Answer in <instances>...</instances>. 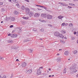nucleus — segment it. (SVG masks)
<instances>
[{
  "instance_id": "obj_42",
  "label": "nucleus",
  "mask_w": 78,
  "mask_h": 78,
  "mask_svg": "<svg viewBox=\"0 0 78 78\" xmlns=\"http://www.w3.org/2000/svg\"><path fill=\"white\" fill-rule=\"evenodd\" d=\"M10 77L11 78H12V77H13V75H12V74H11V75Z\"/></svg>"
},
{
  "instance_id": "obj_34",
  "label": "nucleus",
  "mask_w": 78,
  "mask_h": 78,
  "mask_svg": "<svg viewBox=\"0 0 78 78\" xmlns=\"http://www.w3.org/2000/svg\"><path fill=\"white\" fill-rule=\"evenodd\" d=\"M65 25V23H63L62 24V27H64V26Z\"/></svg>"
},
{
  "instance_id": "obj_8",
  "label": "nucleus",
  "mask_w": 78,
  "mask_h": 78,
  "mask_svg": "<svg viewBox=\"0 0 78 78\" xmlns=\"http://www.w3.org/2000/svg\"><path fill=\"white\" fill-rule=\"evenodd\" d=\"M41 73V71L40 69H38L37 70V75H40Z\"/></svg>"
},
{
  "instance_id": "obj_4",
  "label": "nucleus",
  "mask_w": 78,
  "mask_h": 78,
  "mask_svg": "<svg viewBox=\"0 0 78 78\" xmlns=\"http://www.w3.org/2000/svg\"><path fill=\"white\" fill-rule=\"evenodd\" d=\"M59 34H60V33H59V32H56L54 33V35L55 36H57V37H58V36H59Z\"/></svg>"
},
{
  "instance_id": "obj_56",
  "label": "nucleus",
  "mask_w": 78,
  "mask_h": 78,
  "mask_svg": "<svg viewBox=\"0 0 78 78\" xmlns=\"http://www.w3.org/2000/svg\"><path fill=\"white\" fill-rule=\"evenodd\" d=\"M74 34H76V32H74Z\"/></svg>"
},
{
  "instance_id": "obj_44",
  "label": "nucleus",
  "mask_w": 78,
  "mask_h": 78,
  "mask_svg": "<svg viewBox=\"0 0 78 78\" xmlns=\"http://www.w3.org/2000/svg\"><path fill=\"white\" fill-rule=\"evenodd\" d=\"M59 3L60 5H63V4L62 3V2H59Z\"/></svg>"
},
{
  "instance_id": "obj_47",
  "label": "nucleus",
  "mask_w": 78,
  "mask_h": 78,
  "mask_svg": "<svg viewBox=\"0 0 78 78\" xmlns=\"http://www.w3.org/2000/svg\"><path fill=\"white\" fill-rule=\"evenodd\" d=\"M33 31H36V28H34V29L33 30Z\"/></svg>"
},
{
  "instance_id": "obj_30",
  "label": "nucleus",
  "mask_w": 78,
  "mask_h": 78,
  "mask_svg": "<svg viewBox=\"0 0 78 78\" xmlns=\"http://www.w3.org/2000/svg\"><path fill=\"white\" fill-rule=\"evenodd\" d=\"M44 9H45V10H46V11H48V9H47V8L46 7H44Z\"/></svg>"
},
{
  "instance_id": "obj_43",
  "label": "nucleus",
  "mask_w": 78,
  "mask_h": 78,
  "mask_svg": "<svg viewBox=\"0 0 78 78\" xmlns=\"http://www.w3.org/2000/svg\"><path fill=\"white\" fill-rule=\"evenodd\" d=\"M13 27V25H12L10 26V28H12V27Z\"/></svg>"
},
{
  "instance_id": "obj_39",
  "label": "nucleus",
  "mask_w": 78,
  "mask_h": 78,
  "mask_svg": "<svg viewBox=\"0 0 78 78\" xmlns=\"http://www.w3.org/2000/svg\"><path fill=\"white\" fill-rule=\"evenodd\" d=\"M2 78H6V76H4Z\"/></svg>"
},
{
  "instance_id": "obj_21",
  "label": "nucleus",
  "mask_w": 78,
  "mask_h": 78,
  "mask_svg": "<svg viewBox=\"0 0 78 78\" xmlns=\"http://www.w3.org/2000/svg\"><path fill=\"white\" fill-rule=\"evenodd\" d=\"M21 9H22L23 10H24L25 9V6L23 5L21 7Z\"/></svg>"
},
{
  "instance_id": "obj_13",
  "label": "nucleus",
  "mask_w": 78,
  "mask_h": 78,
  "mask_svg": "<svg viewBox=\"0 0 78 78\" xmlns=\"http://www.w3.org/2000/svg\"><path fill=\"white\" fill-rule=\"evenodd\" d=\"M14 14H15V15H19V12H17V11H15Z\"/></svg>"
},
{
  "instance_id": "obj_51",
  "label": "nucleus",
  "mask_w": 78,
  "mask_h": 78,
  "mask_svg": "<svg viewBox=\"0 0 78 78\" xmlns=\"http://www.w3.org/2000/svg\"><path fill=\"white\" fill-rule=\"evenodd\" d=\"M38 10H39V11H40V10H42V9H37Z\"/></svg>"
},
{
  "instance_id": "obj_23",
  "label": "nucleus",
  "mask_w": 78,
  "mask_h": 78,
  "mask_svg": "<svg viewBox=\"0 0 78 78\" xmlns=\"http://www.w3.org/2000/svg\"><path fill=\"white\" fill-rule=\"evenodd\" d=\"M24 76V75H21L19 77H20V78H23Z\"/></svg>"
},
{
  "instance_id": "obj_25",
  "label": "nucleus",
  "mask_w": 78,
  "mask_h": 78,
  "mask_svg": "<svg viewBox=\"0 0 78 78\" xmlns=\"http://www.w3.org/2000/svg\"><path fill=\"white\" fill-rule=\"evenodd\" d=\"M0 59H1V61H3L4 59V58L3 57H0Z\"/></svg>"
},
{
  "instance_id": "obj_46",
  "label": "nucleus",
  "mask_w": 78,
  "mask_h": 78,
  "mask_svg": "<svg viewBox=\"0 0 78 78\" xmlns=\"http://www.w3.org/2000/svg\"><path fill=\"white\" fill-rule=\"evenodd\" d=\"M2 11H5V9H2Z\"/></svg>"
},
{
  "instance_id": "obj_11",
  "label": "nucleus",
  "mask_w": 78,
  "mask_h": 78,
  "mask_svg": "<svg viewBox=\"0 0 78 78\" xmlns=\"http://www.w3.org/2000/svg\"><path fill=\"white\" fill-rule=\"evenodd\" d=\"M40 16V14L39 13H35L34 16V17H39V16Z\"/></svg>"
},
{
  "instance_id": "obj_61",
  "label": "nucleus",
  "mask_w": 78,
  "mask_h": 78,
  "mask_svg": "<svg viewBox=\"0 0 78 78\" xmlns=\"http://www.w3.org/2000/svg\"><path fill=\"white\" fill-rule=\"evenodd\" d=\"M57 55L58 56V55H59V54H57Z\"/></svg>"
},
{
  "instance_id": "obj_35",
  "label": "nucleus",
  "mask_w": 78,
  "mask_h": 78,
  "mask_svg": "<svg viewBox=\"0 0 78 78\" xmlns=\"http://www.w3.org/2000/svg\"><path fill=\"white\" fill-rule=\"evenodd\" d=\"M16 6H17V7H18V8H19V4H16Z\"/></svg>"
},
{
  "instance_id": "obj_17",
  "label": "nucleus",
  "mask_w": 78,
  "mask_h": 78,
  "mask_svg": "<svg viewBox=\"0 0 78 78\" xmlns=\"http://www.w3.org/2000/svg\"><path fill=\"white\" fill-rule=\"evenodd\" d=\"M58 18L59 19H62V18H64V16H58Z\"/></svg>"
},
{
  "instance_id": "obj_63",
  "label": "nucleus",
  "mask_w": 78,
  "mask_h": 78,
  "mask_svg": "<svg viewBox=\"0 0 78 78\" xmlns=\"http://www.w3.org/2000/svg\"><path fill=\"white\" fill-rule=\"evenodd\" d=\"M2 76H1V75H0V78H2Z\"/></svg>"
},
{
  "instance_id": "obj_22",
  "label": "nucleus",
  "mask_w": 78,
  "mask_h": 78,
  "mask_svg": "<svg viewBox=\"0 0 78 78\" xmlns=\"http://www.w3.org/2000/svg\"><path fill=\"white\" fill-rule=\"evenodd\" d=\"M78 53V51L76 50H75L73 52L74 54H76Z\"/></svg>"
},
{
  "instance_id": "obj_37",
  "label": "nucleus",
  "mask_w": 78,
  "mask_h": 78,
  "mask_svg": "<svg viewBox=\"0 0 78 78\" xmlns=\"http://www.w3.org/2000/svg\"><path fill=\"white\" fill-rule=\"evenodd\" d=\"M72 8V7H70L69 6H68V8H69V9H70L71 8Z\"/></svg>"
},
{
  "instance_id": "obj_58",
  "label": "nucleus",
  "mask_w": 78,
  "mask_h": 78,
  "mask_svg": "<svg viewBox=\"0 0 78 78\" xmlns=\"http://www.w3.org/2000/svg\"><path fill=\"white\" fill-rule=\"evenodd\" d=\"M76 77H78V74L76 75Z\"/></svg>"
},
{
  "instance_id": "obj_55",
  "label": "nucleus",
  "mask_w": 78,
  "mask_h": 78,
  "mask_svg": "<svg viewBox=\"0 0 78 78\" xmlns=\"http://www.w3.org/2000/svg\"><path fill=\"white\" fill-rule=\"evenodd\" d=\"M64 39H67V37H65L63 38Z\"/></svg>"
},
{
  "instance_id": "obj_1",
  "label": "nucleus",
  "mask_w": 78,
  "mask_h": 78,
  "mask_svg": "<svg viewBox=\"0 0 78 78\" xmlns=\"http://www.w3.org/2000/svg\"><path fill=\"white\" fill-rule=\"evenodd\" d=\"M73 70V71L74 72V73H76V72H77V70H76V66H74L72 69Z\"/></svg>"
},
{
  "instance_id": "obj_41",
  "label": "nucleus",
  "mask_w": 78,
  "mask_h": 78,
  "mask_svg": "<svg viewBox=\"0 0 78 78\" xmlns=\"http://www.w3.org/2000/svg\"><path fill=\"white\" fill-rule=\"evenodd\" d=\"M48 26L50 27H52V25H50V24H48Z\"/></svg>"
},
{
  "instance_id": "obj_45",
  "label": "nucleus",
  "mask_w": 78,
  "mask_h": 78,
  "mask_svg": "<svg viewBox=\"0 0 78 78\" xmlns=\"http://www.w3.org/2000/svg\"><path fill=\"white\" fill-rule=\"evenodd\" d=\"M42 22H44L45 23L46 22L44 20H42Z\"/></svg>"
},
{
  "instance_id": "obj_48",
  "label": "nucleus",
  "mask_w": 78,
  "mask_h": 78,
  "mask_svg": "<svg viewBox=\"0 0 78 78\" xmlns=\"http://www.w3.org/2000/svg\"><path fill=\"white\" fill-rule=\"evenodd\" d=\"M39 69H43V66H41V67H40Z\"/></svg>"
},
{
  "instance_id": "obj_9",
  "label": "nucleus",
  "mask_w": 78,
  "mask_h": 78,
  "mask_svg": "<svg viewBox=\"0 0 78 78\" xmlns=\"http://www.w3.org/2000/svg\"><path fill=\"white\" fill-rule=\"evenodd\" d=\"M9 19H10L12 21H14L15 20V17H12L10 18V17H8Z\"/></svg>"
},
{
  "instance_id": "obj_57",
  "label": "nucleus",
  "mask_w": 78,
  "mask_h": 78,
  "mask_svg": "<svg viewBox=\"0 0 78 78\" xmlns=\"http://www.w3.org/2000/svg\"><path fill=\"white\" fill-rule=\"evenodd\" d=\"M11 0H9V2H11Z\"/></svg>"
},
{
  "instance_id": "obj_60",
  "label": "nucleus",
  "mask_w": 78,
  "mask_h": 78,
  "mask_svg": "<svg viewBox=\"0 0 78 78\" xmlns=\"http://www.w3.org/2000/svg\"><path fill=\"white\" fill-rule=\"evenodd\" d=\"M48 70H51V69L49 68V69H48Z\"/></svg>"
},
{
  "instance_id": "obj_18",
  "label": "nucleus",
  "mask_w": 78,
  "mask_h": 78,
  "mask_svg": "<svg viewBox=\"0 0 78 78\" xmlns=\"http://www.w3.org/2000/svg\"><path fill=\"white\" fill-rule=\"evenodd\" d=\"M8 42L9 44H11L12 43V42H13V41H12V40H8Z\"/></svg>"
},
{
  "instance_id": "obj_49",
  "label": "nucleus",
  "mask_w": 78,
  "mask_h": 78,
  "mask_svg": "<svg viewBox=\"0 0 78 78\" xmlns=\"http://www.w3.org/2000/svg\"><path fill=\"white\" fill-rule=\"evenodd\" d=\"M36 6H39V7H41V5H36Z\"/></svg>"
},
{
  "instance_id": "obj_54",
  "label": "nucleus",
  "mask_w": 78,
  "mask_h": 78,
  "mask_svg": "<svg viewBox=\"0 0 78 78\" xmlns=\"http://www.w3.org/2000/svg\"><path fill=\"white\" fill-rule=\"evenodd\" d=\"M9 36H11V34H9L8 35Z\"/></svg>"
},
{
  "instance_id": "obj_6",
  "label": "nucleus",
  "mask_w": 78,
  "mask_h": 78,
  "mask_svg": "<svg viewBox=\"0 0 78 78\" xmlns=\"http://www.w3.org/2000/svg\"><path fill=\"white\" fill-rule=\"evenodd\" d=\"M52 16L51 15H50L49 14H48L47 16V18L48 19H52Z\"/></svg>"
},
{
  "instance_id": "obj_32",
  "label": "nucleus",
  "mask_w": 78,
  "mask_h": 78,
  "mask_svg": "<svg viewBox=\"0 0 78 78\" xmlns=\"http://www.w3.org/2000/svg\"><path fill=\"white\" fill-rule=\"evenodd\" d=\"M62 6H67V5L66 4L63 3Z\"/></svg>"
},
{
  "instance_id": "obj_31",
  "label": "nucleus",
  "mask_w": 78,
  "mask_h": 78,
  "mask_svg": "<svg viewBox=\"0 0 78 78\" xmlns=\"http://www.w3.org/2000/svg\"><path fill=\"white\" fill-rule=\"evenodd\" d=\"M61 42L62 44H65V41H61Z\"/></svg>"
},
{
  "instance_id": "obj_2",
  "label": "nucleus",
  "mask_w": 78,
  "mask_h": 78,
  "mask_svg": "<svg viewBox=\"0 0 78 78\" xmlns=\"http://www.w3.org/2000/svg\"><path fill=\"white\" fill-rule=\"evenodd\" d=\"M32 69H29V70H26V72H27V74H30L32 72Z\"/></svg>"
},
{
  "instance_id": "obj_53",
  "label": "nucleus",
  "mask_w": 78,
  "mask_h": 78,
  "mask_svg": "<svg viewBox=\"0 0 78 78\" xmlns=\"http://www.w3.org/2000/svg\"><path fill=\"white\" fill-rule=\"evenodd\" d=\"M24 42L25 41H26V42H27V41H28V40H24Z\"/></svg>"
},
{
  "instance_id": "obj_27",
  "label": "nucleus",
  "mask_w": 78,
  "mask_h": 78,
  "mask_svg": "<svg viewBox=\"0 0 78 78\" xmlns=\"http://www.w3.org/2000/svg\"><path fill=\"white\" fill-rule=\"evenodd\" d=\"M66 69L65 68L63 70V73H66Z\"/></svg>"
},
{
  "instance_id": "obj_3",
  "label": "nucleus",
  "mask_w": 78,
  "mask_h": 78,
  "mask_svg": "<svg viewBox=\"0 0 78 78\" xmlns=\"http://www.w3.org/2000/svg\"><path fill=\"white\" fill-rule=\"evenodd\" d=\"M25 10L26 13L27 14H29V12H30V9H29L28 8L26 7L25 9Z\"/></svg>"
},
{
  "instance_id": "obj_5",
  "label": "nucleus",
  "mask_w": 78,
  "mask_h": 78,
  "mask_svg": "<svg viewBox=\"0 0 78 78\" xmlns=\"http://www.w3.org/2000/svg\"><path fill=\"white\" fill-rule=\"evenodd\" d=\"M21 65L22 67H25L27 66V63L25 62H23L21 63Z\"/></svg>"
},
{
  "instance_id": "obj_62",
  "label": "nucleus",
  "mask_w": 78,
  "mask_h": 78,
  "mask_svg": "<svg viewBox=\"0 0 78 78\" xmlns=\"http://www.w3.org/2000/svg\"><path fill=\"white\" fill-rule=\"evenodd\" d=\"M77 43L78 44V40H77Z\"/></svg>"
},
{
  "instance_id": "obj_59",
  "label": "nucleus",
  "mask_w": 78,
  "mask_h": 78,
  "mask_svg": "<svg viewBox=\"0 0 78 78\" xmlns=\"http://www.w3.org/2000/svg\"><path fill=\"white\" fill-rule=\"evenodd\" d=\"M6 20H8V18H7V17L6 18Z\"/></svg>"
},
{
  "instance_id": "obj_38",
  "label": "nucleus",
  "mask_w": 78,
  "mask_h": 78,
  "mask_svg": "<svg viewBox=\"0 0 78 78\" xmlns=\"http://www.w3.org/2000/svg\"><path fill=\"white\" fill-rule=\"evenodd\" d=\"M39 21H40V22H42L43 20H42V19H39Z\"/></svg>"
},
{
  "instance_id": "obj_26",
  "label": "nucleus",
  "mask_w": 78,
  "mask_h": 78,
  "mask_svg": "<svg viewBox=\"0 0 78 78\" xmlns=\"http://www.w3.org/2000/svg\"><path fill=\"white\" fill-rule=\"evenodd\" d=\"M17 0H12V2H14V3H17Z\"/></svg>"
},
{
  "instance_id": "obj_33",
  "label": "nucleus",
  "mask_w": 78,
  "mask_h": 78,
  "mask_svg": "<svg viewBox=\"0 0 78 78\" xmlns=\"http://www.w3.org/2000/svg\"><path fill=\"white\" fill-rule=\"evenodd\" d=\"M44 31V29L42 28L41 29V32H43V31Z\"/></svg>"
},
{
  "instance_id": "obj_20",
  "label": "nucleus",
  "mask_w": 78,
  "mask_h": 78,
  "mask_svg": "<svg viewBox=\"0 0 78 78\" xmlns=\"http://www.w3.org/2000/svg\"><path fill=\"white\" fill-rule=\"evenodd\" d=\"M57 60L58 62H61V58H57Z\"/></svg>"
},
{
  "instance_id": "obj_52",
  "label": "nucleus",
  "mask_w": 78,
  "mask_h": 78,
  "mask_svg": "<svg viewBox=\"0 0 78 78\" xmlns=\"http://www.w3.org/2000/svg\"><path fill=\"white\" fill-rule=\"evenodd\" d=\"M19 59H16V61H17V62H18V61H19Z\"/></svg>"
},
{
  "instance_id": "obj_40",
  "label": "nucleus",
  "mask_w": 78,
  "mask_h": 78,
  "mask_svg": "<svg viewBox=\"0 0 78 78\" xmlns=\"http://www.w3.org/2000/svg\"><path fill=\"white\" fill-rule=\"evenodd\" d=\"M3 5V3L2 2H0V5Z\"/></svg>"
},
{
  "instance_id": "obj_36",
  "label": "nucleus",
  "mask_w": 78,
  "mask_h": 78,
  "mask_svg": "<svg viewBox=\"0 0 78 78\" xmlns=\"http://www.w3.org/2000/svg\"><path fill=\"white\" fill-rule=\"evenodd\" d=\"M75 39V37H72V40H74Z\"/></svg>"
},
{
  "instance_id": "obj_50",
  "label": "nucleus",
  "mask_w": 78,
  "mask_h": 78,
  "mask_svg": "<svg viewBox=\"0 0 78 78\" xmlns=\"http://www.w3.org/2000/svg\"><path fill=\"white\" fill-rule=\"evenodd\" d=\"M40 7H41V8H44V6H41V5Z\"/></svg>"
},
{
  "instance_id": "obj_19",
  "label": "nucleus",
  "mask_w": 78,
  "mask_h": 78,
  "mask_svg": "<svg viewBox=\"0 0 78 78\" xmlns=\"http://www.w3.org/2000/svg\"><path fill=\"white\" fill-rule=\"evenodd\" d=\"M23 19H25V20H28L29 18L28 17H23Z\"/></svg>"
},
{
  "instance_id": "obj_10",
  "label": "nucleus",
  "mask_w": 78,
  "mask_h": 78,
  "mask_svg": "<svg viewBox=\"0 0 78 78\" xmlns=\"http://www.w3.org/2000/svg\"><path fill=\"white\" fill-rule=\"evenodd\" d=\"M11 37H17V34H12L11 35Z\"/></svg>"
},
{
  "instance_id": "obj_7",
  "label": "nucleus",
  "mask_w": 78,
  "mask_h": 78,
  "mask_svg": "<svg viewBox=\"0 0 78 78\" xmlns=\"http://www.w3.org/2000/svg\"><path fill=\"white\" fill-rule=\"evenodd\" d=\"M41 16L43 18H45L47 17V15H46V13L42 14L41 15Z\"/></svg>"
},
{
  "instance_id": "obj_24",
  "label": "nucleus",
  "mask_w": 78,
  "mask_h": 78,
  "mask_svg": "<svg viewBox=\"0 0 78 78\" xmlns=\"http://www.w3.org/2000/svg\"><path fill=\"white\" fill-rule=\"evenodd\" d=\"M69 27H72L73 26V24H72V23H70L69 24Z\"/></svg>"
},
{
  "instance_id": "obj_28",
  "label": "nucleus",
  "mask_w": 78,
  "mask_h": 78,
  "mask_svg": "<svg viewBox=\"0 0 78 78\" xmlns=\"http://www.w3.org/2000/svg\"><path fill=\"white\" fill-rule=\"evenodd\" d=\"M69 5H71V6H74V5H75V4L71 3H69Z\"/></svg>"
},
{
  "instance_id": "obj_64",
  "label": "nucleus",
  "mask_w": 78,
  "mask_h": 78,
  "mask_svg": "<svg viewBox=\"0 0 78 78\" xmlns=\"http://www.w3.org/2000/svg\"><path fill=\"white\" fill-rule=\"evenodd\" d=\"M51 75H49V77H51Z\"/></svg>"
},
{
  "instance_id": "obj_12",
  "label": "nucleus",
  "mask_w": 78,
  "mask_h": 78,
  "mask_svg": "<svg viewBox=\"0 0 78 78\" xmlns=\"http://www.w3.org/2000/svg\"><path fill=\"white\" fill-rule=\"evenodd\" d=\"M29 15L30 16V17H31L33 15H34V13H33V12H30L29 13Z\"/></svg>"
},
{
  "instance_id": "obj_14",
  "label": "nucleus",
  "mask_w": 78,
  "mask_h": 78,
  "mask_svg": "<svg viewBox=\"0 0 78 78\" xmlns=\"http://www.w3.org/2000/svg\"><path fill=\"white\" fill-rule=\"evenodd\" d=\"M69 54V51H66L64 52L65 55H68Z\"/></svg>"
},
{
  "instance_id": "obj_16",
  "label": "nucleus",
  "mask_w": 78,
  "mask_h": 78,
  "mask_svg": "<svg viewBox=\"0 0 78 78\" xmlns=\"http://www.w3.org/2000/svg\"><path fill=\"white\" fill-rule=\"evenodd\" d=\"M59 36L60 37H61V38H62V39H63L64 37L62 34H59Z\"/></svg>"
},
{
  "instance_id": "obj_29",
  "label": "nucleus",
  "mask_w": 78,
  "mask_h": 78,
  "mask_svg": "<svg viewBox=\"0 0 78 78\" xmlns=\"http://www.w3.org/2000/svg\"><path fill=\"white\" fill-rule=\"evenodd\" d=\"M61 32H62V33H66V31H64V30H62V31H61Z\"/></svg>"
},
{
  "instance_id": "obj_15",
  "label": "nucleus",
  "mask_w": 78,
  "mask_h": 78,
  "mask_svg": "<svg viewBox=\"0 0 78 78\" xmlns=\"http://www.w3.org/2000/svg\"><path fill=\"white\" fill-rule=\"evenodd\" d=\"M28 51L29 52V53H33V49H30L28 50Z\"/></svg>"
}]
</instances>
